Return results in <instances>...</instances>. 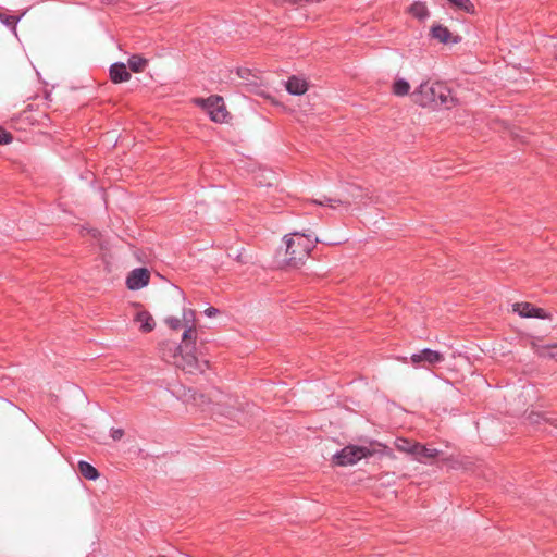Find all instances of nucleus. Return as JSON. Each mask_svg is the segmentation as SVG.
<instances>
[{
    "label": "nucleus",
    "instance_id": "nucleus-1",
    "mask_svg": "<svg viewBox=\"0 0 557 557\" xmlns=\"http://www.w3.org/2000/svg\"><path fill=\"white\" fill-rule=\"evenodd\" d=\"M412 101L423 108L450 109L456 104L451 90L443 83L423 82L411 94Z\"/></svg>",
    "mask_w": 557,
    "mask_h": 557
},
{
    "label": "nucleus",
    "instance_id": "nucleus-2",
    "mask_svg": "<svg viewBox=\"0 0 557 557\" xmlns=\"http://www.w3.org/2000/svg\"><path fill=\"white\" fill-rule=\"evenodd\" d=\"M284 242L286 249L283 262L289 268L298 269L305 264L319 240L313 234L294 232L285 235Z\"/></svg>",
    "mask_w": 557,
    "mask_h": 557
},
{
    "label": "nucleus",
    "instance_id": "nucleus-3",
    "mask_svg": "<svg viewBox=\"0 0 557 557\" xmlns=\"http://www.w3.org/2000/svg\"><path fill=\"white\" fill-rule=\"evenodd\" d=\"M372 454L373 450L367 446L347 445L333 456V462L341 467L352 466Z\"/></svg>",
    "mask_w": 557,
    "mask_h": 557
},
{
    "label": "nucleus",
    "instance_id": "nucleus-4",
    "mask_svg": "<svg viewBox=\"0 0 557 557\" xmlns=\"http://www.w3.org/2000/svg\"><path fill=\"white\" fill-rule=\"evenodd\" d=\"M174 358L175 364L186 373H202L208 368V361H199L194 350L177 351Z\"/></svg>",
    "mask_w": 557,
    "mask_h": 557
},
{
    "label": "nucleus",
    "instance_id": "nucleus-5",
    "mask_svg": "<svg viewBox=\"0 0 557 557\" xmlns=\"http://www.w3.org/2000/svg\"><path fill=\"white\" fill-rule=\"evenodd\" d=\"M444 355L440 351L424 348L417 354H412L410 361L414 367L429 368L444 361Z\"/></svg>",
    "mask_w": 557,
    "mask_h": 557
},
{
    "label": "nucleus",
    "instance_id": "nucleus-6",
    "mask_svg": "<svg viewBox=\"0 0 557 557\" xmlns=\"http://www.w3.org/2000/svg\"><path fill=\"white\" fill-rule=\"evenodd\" d=\"M206 108L208 109V113L210 119L216 123L226 122L228 116V112L224 106L223 98L220 96H210L206 100H203Z\"/></svg>",
    "mask_w": 557,
    "mask_h": 557
},
{
    "label": "nucleus",
    "instance_id": "nucleus-7",
    "mask_svg": "<svg viewBox=\"0 0 557 557\" xmlns=\"http://www.w3.org/2000/svg\"><path fill=\"white\" fill-rule=\"evenodd\" d=\"M513 312L522 318L550 319V315L543 309L530 302H516L512 305Z\"/></svg>",
    "mask_w": 557,
    "mask_h": 557
},
{
    "label": "nucleus",
    "instance_id": "nucleus-8",
    "mask_svg": "<svg viewBox=\"0 0 557 557\" xmlns=\"http://www.w3.org/2000/svg\"><path fill=\"white\" fill-rule=\"evenodd\" d=\"M150 272L146 268H138L131 271L126 278V286L131 290H137L149 283Z\"/></svg>",
    "mask_w": 557,
    "mask_h": 557
},
{
    "label": "nucleus",
    "instance_id": "nucleus-9",
    "mask_svg": "<svg viewBox=\"0 0 557 557\" xmlns=\"http://www.w3.org/2000/svg\"><path fill=\"white\" fill-rule=\"evenodd\" d=\"M431 36L442 44H457L461 40L460 36H453L449 29L441 24L432 26Z\"/></svg>",
    "mask_w": 557,
    "mask_h": 557
},
{
    "label": "nucleus",
    "instance_id": "nucleus-10",
    "mask_svg": "<svg viewBox=\"0 0 557 557\" xmlns=\"http://www.w3.org/2000/svg\"><path fill=\"white\" fill-rule=\"evenodd\" d=\"M180 398H182L185 403H190L199 407H203L210 403V399L207 395L199 393L194 388H184L183 393L180 395Z\"/></svg>",
    "mask_w": 557,
    "mask_h": 557
},
{
    "label": "nucleus",
    "instance_id": "nucleus-11",
    "mask_svg": "<svg viewBox=\"0 0 557 557\" xmlns=\"http://www.w3.org/2000/svg\"><path fill=\"white\" fill-rule=\"evenodd\" d=\"M109 74H110V79L114 84L127 82L131 79V76H132L129 71L127 70L126 65L122 62L113 63L110 66Z\"/></svg>",
    "mask_w": 557,
    "mask_h": 557
},
{
    "label": "nucleus",
    "instance_id": "nucleus-12",
    "mask_svg": "<svg viewBox=\"0 0 557 557\" xmlns=\"http://www.w3.org/2000/svg\"><path fill=\"white\" fill-rule=\"evenodd\" d=\"M440 451L435 448H429L420 443L413 445L412 456L419 461L424 462L428 459H434L438 456Z\"/></svg>",
    "mask_w": 557,
    "mask_h": 557
},
{
    "label": "nucleus",
    "instance_id": "nucleus-13",
    "mask_svg": "<svg viewBox=\"0 0 557 557\" xmlns=\"http://www.w3.org/2000/svg\"><path fill=\"white\" fill-rule=\"evenodd\" d=\"M286 90L292 95L300 96L308 90V84L304 78L292 76L286 82Z\"/></svg>",
    "mask_w": 557,
    "mask_h": 557
},
{
    "label": "nucleus",
    "instance_id": "nucleus-14",
    "mask_svg": "<svg viewBox=\"0 0 557 557\" xmlns=\"http://www.w3.org/2000/svg\"><path fill=\"white\" fill-rule=\"evenodd\" d=\"M135 321L139 323V329L144 333L153 331L156 323L151 314L146 310H139L135 315Z\"/></svg>",
    "mask_w": 557,
    "mask_h": 557
},
{
    "label": "nucleus",
    "instance_id": "nucleus-15",
    "mask_svg": "<svg viewBox=\"0 0 557 557\" xmlns=\"http://www.w3.org/2000/svg\"><path fill=\"white\" fill-rule=\"evenodd\" d=\"M196 344V329L187 327L182 336V344L177 347V351L194 350Z\"/></svg>",
    "mask_w": 557,
    "mask_h": 557
},
{
    "label": "nucleus",
    "instance_id": "nucleus-16",
    "mask_svg": "<svg viewBox=\"0 0 557 557\" xmlns=\"http://www.w3.org/2000/svg\"><path fill=\"white\" fill-rule=\"evenodd\" d=\"M531 346H532L533 351L539 357L557 359V344L540 345L535 341H532Z\"/></svg>",
    "mask_w": 557,
    "mask_h": 557
},
{
    "label": "nucleus",
    "instance_id": "nucleus-17",
    "mask_svg": "<svg viewBox=\"0 0 557 557\" xmlns=\"http://www.w3.org/2000/svg\"><path fill=\"white\" fill-rule=\"evenodd\" d=\"M77 470L81 475L87 480L95 481L99 478V471L89 462L81 460L77 465Z\"/></svg>",
    "mask_w": 557,
    "mask_h": 557
},
{
    "label": "nucleus",
    "instance_id": "nucleus-18",
    "mask_svg": "<svg viewBox=\"0 0 557 557\" xmlns=\"http://www.w3.org/2000/svg\"><path fill=\"white\" fill-rule=\"evenodd\" d=\"M408 12L413 16L416 17L417 20L419 21H424L425 18L429 17L430 15V12L425 5L424 2H421V1H416L413 2L409 9H408Z\"/></svg>",
    "mask_w": 557,
    "mask_h": 557
},
{
    "label": "nucleus",
    "instance_id": "nucleus-19",
    "mask_svg": "<svg viewBox=\"0 0 557 557\" xmlns=\"http://www.w3.org/2000/svg\"><path fill=\"white\" fill-rule=\"evenodd\" d=\"M148 64V60L139 54H133L128 58L129 70L134 73H140Z\"/></svg>",
    "mask_w": 557,
    "mask_h": 557
},
{
    "label": "nucleus",
    "instance_id": "nucleus-20",
    "mask_svg": "<svg viewBox=\"0 0 557 557\" xmlns=\"http://www.w3.org/2000/svg\"><path fill=\"white\" fill-rule=\"evenodd\" d=\"M410 91V84L404 79L398 78L393 84V94L396 96H407Z\"/></svg>",
    "mask_w": 557,
    "mask_h": 557
},
{
    "label": "nucleus",
    "instance_id": "nucleus-21",
    "mask_svg": "<svg viewBox=\"0 0 557 557\" xmlns=\"http://www.w3.org/2000/svg\"><path fill=\"white\" fill-rule=\"evenodd\" d=\"M451 5L456 9L463 11L469 14H473L475 12L474 4L471 0H447Z\"/></svg>",
    "mask_w": 557,
    "mask_h": 557
},
{
    "label": "nucleus",
    "instance_id": "nucleus-22",
    "mask_svg": "<svg viewBox=\"0 0 557 557\" xmlns=\"http://www.w3.org/2000/svg\"><path fill=\"white\" fill-rule=\"evenodd\" d=\"M413 445H417V443H411L407 440L399 438L397 440L396 446L399 450L406 451L412 455Z\"/></svg>",
    "mask_w": 557,
    "mask_h": 557
},
{
    "label": "nucleus",
    "instance_id": "nucleus-23",
    "mask_svg": "<svg viewBox=\"0 0 557 557\" xmlns=\"http://www.w3.org/2000/svg\"><path fill=\"white\" fill-rule=\"evenodd\" d=\"M0 20L7 25V26H10V27H15L20 17L15 16V15H1L0 14Z\"/></svg>",
    "mask_w": 557,
    "mask_h": 557
},
{
    "label": "nucleus",
    "instance_id": "nucleus-24",
    "mask_svg": "<svg viewBox=\"0 0 557 557\" xmlns=\"http://www.w3.org/2000/svg\"><path fill=\"white\" fill-rule=\"evenodd\" d=\"M12 139V134L0 126V145L9 144Z\"/></svg>",
    "mask_w": 557,
    "mask_h": 557
},
{
    "label": "nucleus",
    "instance_id": "nucleus-25",
    "mask_svg": "<svg viewBox=\"0 0 557 557\" xmlns=\"http://www.w3.org/2000/svg\"><path fill=\"white\" fill-rule=\"evenodd\" d=\"M314 202L320 205V206L334 207V203H341L342 201L324 196L323 199H317V200H314Z\"/></svg>",
    "mask_w": 557,
    "mask_h": 557
},
{
    "label": "nucleus",
    "instance_id": "nucleus-26",
    "mask_svg": "<svg viewBox=\"0 0 557 557\" xmlns=\"http://www.w3.org/2000/svg\"><path fill=\"white\" fill-rule=\"evenodd\" d=\"M528 419L530 420V422L532 423H540L541 420L543 421H548V419L546 417H544L543 414L541 413H535V412H531L528 417Z\"/></svg>",
    "mask_w": 557,
    "mask_h": 557
},
{
    "label": "nucleus",
    "instance_id": "nucleus-27",
    "mask_svg": "<svg viewBox=\"0 0 557 557\" xmlns=\"http://www.w3.org/2000/svg\"><path fill=\"white\" fill-rule=\"evenodd\" d=\"M165 322L173 330H178L182 324L181 320L177 318H168Z\"/></svg>",
    "mask_w": 557,
    "mask_h": 557
},
{
    "label": "nucleus",
    "instance_id": "nucleus-28",
    "mask_svg": "<svg viewBox=\"0 0 557 557\" xmlns=\"http://www.w3.org/2000/svg\"><path fill=\"white\" fill-rule=\"evenodd\" d=\"M124 435V431L122 429H112L111 430V437L114 440V441H119L123 437Z\"/></svg>",
    "mask_w": 557,
    "mask_h": 557
},
{
    "label": "nucleus",
    "instance_id": "nucleus-29",
    "mask_svg": "<svg viewBox=\"0 0 557 557\" xmlns=\"http://www.w3.org/2000/svg\"><path fill=\"white\" fill-rule=\"evenodd\" d=\"M219 309L214 308V307H209L205 310V314L209 318H212V317H215L219 314Z\"/></svg>",
    "mask_w": 557,
    "mask_h": 557
},
{
    "label": "nucleus",
    "instance_id": "nucleus-30",
    "mask_svg": "<svg viewBox=\"0 0 557 557\" xmlns=\"http://www.w3.org/2000/svg\"><path fill=\"white\" fill-rule=\"evenodd\" d=\"M243 75H246V72H243V73L239 72V76L243 77Z\"/></svg>",
    "mask_w": 557,
    "mask_h": 557
},
{
    "label": "nucleus",
    "instance_id": "nucleus-31",
    "mask_svg": "<svg viewBox=\"0 0 557 557\" xmlns=\"http://www.w3.org/2000/svg\"><path fill=\"white\" fill-rule=\"evenodd\" d=\"M243 75H246V72H243V73L239 72V76L243 77Z\"/></svg>",
    "mask_w": 557,
    "mask_h": 557
},
{
    "label": "nucleus",
    "instance_id": "nucleus-32",
    "mask_svg": "<svg viewBox=\"0 0 557 557\" xmlns=\"http://www.w3.org/2000/svg\"><path fill=\"white\" fill-rule=\"evenodd\" d=\"M150 557H165L164 555L150 556Z\"/></svg>",
    "mask_w": 557,
    "mask_h": 557
}]
</instances>
